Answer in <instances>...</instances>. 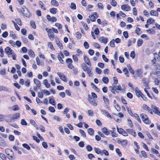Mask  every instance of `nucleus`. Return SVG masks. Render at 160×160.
Masks as SVG:
<instances>
[{"instance_id":"obj_33","label":"nucleus","mask_w":160,"mask_h":160,"mask_svg":"<svg viewBox=\"0 0 160 160\" xmlns=\"http://www.w3.org/2000/svg\"><path fill=\"white\" fill-rule=\"evenodd\" d=\"M123 71L124 72V74L125 75L128 77H129V72L128 71V70L127 68H123Z\"/></svg>"},{"instance_id":"obj_51","label":"nucleus","mask_w":160,"mask_h":160,"mask_svg":"<svg viewBox=\"0 0 160 160\" xmlns=\"http://www.w3.org/2000/svg\"><path fill=\"white\" fill-rule=\"evenodd\" d=\"M21 124L22 125H25V126H26L27 124V122L24 119H21Z\"/></svg>"},{"instance_id":"obj_55","label":"nucleus","mask_w":160,"mask_h":160,"mask_svg":"<svg viewBox=\"0 0 160 160\" xmlns=\"http://www.w3.org/2000/svg\"><path fill=\"white\" fill-rule=\"evenodd\" d=\"M48 46L51 49L55 50L51 42H48Z\"/></svg>"},{"instance_id":"obj_56","label":"nucleus","mask_w":160,"mask_h":160,"mask_svg":"<svg viewBox=\"0 0 160 160\" xmlns=\"http://www.w3.org/2000/svg\"><path fill=\"white\" fill-rule=\"evenodd\" d=\"M128 124H129V127L130 128H132L133 125L132 124V122L131 120V119H128Z\"/></svg>"},{"instance_id":"obj_4","label":"nucleus","mask_w":160,"mask_h":160,"mask_svg":"<svg viewBox=\"0 0 160 160\" xmlns=\"http://www.w3.org/2000/svg\"><path fill=\"white\" fill-rule=\"evenodd\" d=\"M57 74L62 80L65 82H67V79L66 77L61 72H58Z\"/></svg>"},{"instance_id":"obj_32","label":"nucleus","mask_w":160,"mask_h":160,"mask_svg":"<svg viewBox=\"0 0 160 160\" xmlns=\"http://www.w3.org/2000/svg\"><path fill=\"white\" fill-rule=\"evenodd\" d=\"M143 43V41L141 39H138L137 41V45L138 47L141 46Z\"/></svg>"},{"instance_id":"obj_37","label":"nucleus","mask_w":160,"mask_h":160,"mask_svg":"<svg viewBox=\"0 0 160 160\" xmlns=\"http://www.w3.org/2000/svg\"><path fill=\"white\" fill-rule=\"evenodd\" d=\"M141 31V29L138 27H136L135 29L136 33L138 35L140 34L141 33L140 32Z\"/></svg>"},{"instance_id":"obj_46","label":"nucleus","mask_w":160,"mask_h":160,"mask_svg":"<svg viewBox=\"0 0 160 160\" xmlns=\"http://www.w3.org/2000/svg\"><path fill=\"white\" fill-rule=\"evenodd\" d=\"M22 146L23 147L26 148L28 150H29L30 149V147L27 144L24 143L22 144Z\"/></svg>"},{"instance_id":"obj_38","label":"nucleus","mask_w":160,"mask_h":160,"mask_svg":"<svg viewBox=\"0 0 160 160\" xmlns=\"http://www.w3.org/2000/svg\"><path fill=\"white\" fill-rule=\"evenodd\" d=\"M103 98L105 104H109V101L108 99L107 98H106L104 96H103Z\"/></svg>"},{"instance_id":"obj_62","label":"nucleus","mask_w":160,"mask_h":160,"mask_svg":"<svg viewBox=\"0 0 160 160\" xmlns=\"http://www.w3.org/2000/svg\"><path fill=\"white\" fill-rule=\"evenodd\" d=\"M83 45L86 49H88L89 47V44L86 42H84L83 44Z\"/></svg>"},{"instance_id":"obj_14","label":"nucleus","mask_w":160,"mask_h":160,"mask_svg":"<svg viewBox=\"0 0 160 160\" xmlns=\"http://www.w3.org/2000/svg\"><path fill=\"white\" fill-rule=\"evenodd\" d=\"M20 116V114L19 113H17L12 115L11 117V120H14V119L19 118Z\"/></svg>"},{"instance_id":"obj_7","label":"nucleus","mask_w":160,"mask_h":160,"mask_svg":"<svg viewBox=\"0 0 160 160\" xmlns=\"http://www.w3.org/2000/svg\"><path fill=\"white\" fill-rule=\"evenodd\" d=\"M152 109L153 112L158 115H160V112L158 111V108L154 105H152Z\"/></svg>"},{"instance_id":"obj_15","label":"nucleus","mask_w":160,"mask_h":160,"mask_svg":"<svg viewBox=\"0 0 160 160\" xmlns=\"http://www.w3.org/2000/svg\"><path fill=\"white\" fill-rule=\"evenodd\" d=\"M136 73L138 77L142 78V72L141 69H138L136 71Z\"/></svg>"},{"instance_id":"obj_53","label":"nucleus","mask_w":160,"mask_h":160,"mask_svg":"<svg viewBox=\"0 0 160 160\" xmlns=\"http://www.w3.org/2000/svg\"><path fill=\"white\" fill-rule=\"evenodd\" d=\"M48 110L50 112H54L55 111L54 108L52 106H50L49 107Z\"/></svg>"},{"instance_id":"obj_10","label":"nucleus","mask_w":160,"mask_h":160,"mask_svg":"<svg viewBox=\"0 0 160 160\" xmlns=\"http://www.w3.org/2000/svg\"><path fill=\"white\" fill-rule=\"evenodd\" d=\"M121 9L123 10H125L126 11H129L131 10L130 7L128 5H123L121 6Z\"/></svg>"},{"instance_id":"obj_9","label":"nucleus","mask_w":160,"mask_h":160,"mask_svg":"<svg viewBox=\"0 0 160 160\" xmlns=\"http://www.w3.org/2000/svg\"><path fill=\"white\" fill-rule=\"evenodd\" d=\"M142 81L145 87H147L148 86V84L149 83V80L148 78H143L142 79Z\"/></svg>"},{"instance_id":"obj_22","label":"nucleus","mask_w":160,"mask_h":160,"mask_svg":"<svg viewBox=\"0 0 160 160\" xmlns=\"http://www.w3.org/2000/svg\"><path fill=\"white\" fill-rule=\"evenodd\" d=\"M100 40L101 42L104 44H106L108 42V39L106 38L102 37L100 38Z\"/></svg>"},{"instance_id":"obj_21","label":"nucleus","mask_w":160,"mask_h":160,"mask_svg":"<svg viewBox=\"0 0 160 160\" xmlns=\"http://www.w3.org/2000/svg\"><path fill=\"white\" fill-rule=\"evenodd\" d=\"M49 103L53 105H55V103L54 100V97L53 96H52L51 97H49Z\"/></svg>"},{"instance_id":"obj_58","label":"nucleus","mask_w":160,"mask_h":160,"mask_svg":"<svg viewBox=\"0 0 160 160\" xmlns=\"http://www.w3.org/2000/svg\"><path fill=\"white\" fill-rule=\"evenodd\" d=\"M117 129L118 132L120 134H122V132H123V129L122 128H119L118 127H117Z\"/></svg>"},{"instance_id":"obj_39","label":"nucleus","mask_w":160,"mask_h":160,"mask_svg":"<svg viewBox=\"0 0 160 160\" xmlns=\"http://www.w3.org/2000/svg\"><path fill=\"white\" fill-rule=\"evenodd\" d=\"M58 58L59 62L62 64H63L64 62L62 59V57H61V55L60 54H58Z\"/></svg>"},{"instance_id":"obj_13","label":"nucleus","mask_w":160,"mask_h":160,"mask_svg":"<svg viewBox=\"0 0 160 160\" xmlns=\"http://www.w3.org/2000/svg\"><path fill=\"white\" fill-rule=\"evenodd\" d=\"M143 108L146 110H147L148 112L151 114H152V111L151 108L147 106L146 104H144L142 106Z\"/></svg>"},{"instance_id":"obj_42","label":"nucleus","mask_w":160,"mask_h":160,"mask_svg":"<svg viewBox=\"0 0 160 160\" xmlns=\"http://www.w3.org/2000/svg\"><path fill=\"white\" fill-rule=\"evenodd\" d=\"M126 109L127 110V111L128 112V113H129V114L132 116H133V113L132 112L131 110L129 109V108L128 107L126 106Z\"/></svg>"},{"instance_id":"obj_30","label":"nucleus","mask_w":160,"mask_h":160,"mask_svg":"<svg viewBox=\"0 0 160 160\" xmlns=\"http://www.w3.org/2000/svg\"><path fill=\"white\" fill-rule=\"evenodd\" d=\"M88 133L90 135H92L94 132V130L92 128H89L88 129Z\"/></svg>"},{"instance_id":"obj_57","label":"nucleus","mask_w":160,"mask_h":160,"mask_svg":"<svg viewBox=\"0 0 160 160\" xmlns=\"http://www.w3.org/2000/svg\"><path fill=\"white\" fill-rule=\"evenodd\" d=\"M82 25L84 27L85 29L86 30H87L88 29V27L86 23H84L83 22H81Z\"/></svg>"},{"instance_id":"obj_18","label":"nucleus","mask_w":160,"mask_h":160,"mask_svg":"<svg viewBox=\"0 0 160 160\" xmlns=\"http://www.w3.org/2000/svg\"><path fill=\"white\" fill-rule=\"evenodd\" d=\"M102 131L103 133L106 135H109L110 133L109 131L105 127H104L102 129Z\"/></svg>"},{"instance_id":"obj_49","label":"nucleus","mask_w":160,"mask_h":160,"mask_svg":"<svg viewBox=\"0 0 160 160\" xmlns=\"http://www.w3.org/2000/svg\"><path fill=\"white\" fill-rule=\"evenodd\" d=\"M95 16L91 15L89 16V18L92 22H94L96 20V17H94Z\"/></svg>"},{"instance_id":"obj_35","label":"nucleus","mask_w":160,"mask_h":160,"mask_svg":"<svg viewBox=\"0 0 160 160\" xmlns=\"http://www.w3.org/2000/svg\"><path fill=\"white\" fill-rule=\"evenodd\" d=\"M79 132L81 134V136L84 138L86 137V135L84 131L81 129L79 130Z\"/></svg>"},{"instance_id":"obj_44","label":"nucleus","mask_w":160,"mask_h":160,"mask_svg":"<svg viewBox=\"0 0 160 160\" xmlns=\"http://www.w3.org/2000/svg\"><path fill=\"white\" fill-rule=\"evenodd\" d=\"M71 8L72 9H76V4L73 2H72L71 4V6H70Z\"/></svg>"},{"instance_id":"obj_19","label":"nucleus","mask_w":160,"mask_h":160,"mask_svg":"<svg viewBox=\"0 0 160 160\" xmlns=\"http://www.w3.org/2000/svg\"><path fill=\"white\" fill-rule=\"evenodd\" d=\"M33 82L36 85V86L38 88L40 87L41 83L40 81L38 79H34Z\"/></svg>"},{"instance_id":"obj_45","label":"nucleus","mask_w":160,"mask_h":160,"mask_svg":"<svg viewBox=\"0 0 160 160\" xmlns=\"http://www.w3.org/2000/svg\"><path fill=\"white\" fill-rule=\"evenodd\" d=\"M116 152L118 154L119 157H121L122 156V154L120 151L119 149L118 148H117L116 149Z\"/></svg>"},{"instance_id":"obj_63","label":"nucleus","mask_w":160,"mask_h":160,"mask_svg":"<svg viewBox=\"0 0 160 160\" xmlns=\"http://www.w3.org/2000/svg\"><path fill=\"white\" fill-rule=\"evenodd\" d=\"M130 56L132 58H134L135 57V52L134 51H132L131 52L130 54Z\"/></svg>"},{"instance_id":"obj_47","label":"nucleus","mask_w":160,"mask_h":160,"mask_svg":"<svg viewBox=\"0 0 160 160\" xmlns=\"http://www.w3.org/2000/svg\"><path fill=\"white\" fill-rule=\"evenodd\" d=\"M30 25L32 28L35 29L36 28V25L33 21H31L30 22Z\"/></svg>"},{"instance_id":"obj_60","label":"nucleus","mask_w":160,"mask_h":160,"mask_svg":"<svg viewBox=\"0 0 160 160\" xmlns=\"http://www.w3.org/2000/svg\"><path fill=\"white\" fill-rule=\"evenodd\" d=\"M66 62L67 63L70 64L72 63V60L70 58H68L66 60Z\"/></svg>"},{"instance_id":"obj_5","label":"nucleus","mask_w":160,"mask_h":160,"mask_svg":"<svg viewBox=\"0 0 160 160\" xmlns=\"http://www.w3.org/2000/svg\"><path fill=\"white\" fill-rule=\"evenodd\" d=\"M48 35L50 39L52 40H53L54 39V33L52 31L51 29H49L48 31Z\"/></svg>"},{"instance_id":"obj_27","label":"nucleus","mask_w":160,"mask_h":160,"mask_svg":"<svg viewBox=\"0 0 160 160\" xmlns=\"http://www.w3.org/2000/svg\"><path fill=\"white\" fill-rule=\"evenodd\" d=\"M30 123L31 124H32V125H33L34 126L36 127L37 128V129H38V127L34 120L32 119L30 120Z\"/></svg>"},{"instance_id":"obj_59","label":"nucleus","mask_w":160,"mask_h":160,"mask_svg":"<svg viewBox=\"0 0 160 160\" xmlns=\"http://www.w3.org/2000/svg\"><path fill=\"white\" fill-rule=\"evenodd\" d=\"M86 149L88 152H90L92 150V148L90 145H88L87 146Z\"/></svg>"},{"instance_id":"obj_26","label":"nucleus","mask_w":160,"mask_h":160,"mask_svg":"<svg viewBox=\"0 0 160 160\" xmlns=\"http://www.w3.org/2000/svg\"><path fill=\"white\" fill-rule=\"evenodd\" d=\"M57 9L55 8H50L49 10L50 12L52 14H55L57 12Z\"/></svg>"},{"instance_id":"obj_20","label":"nucleus","mask_w":160,"mask_h":160,"mask_svg":"<svg viewBox=\"0 0 160 160\" xmlns=\"http://www.w3.org/2000/svg\"><path fill=\"white\" fill-rule=\"evenodd\" d=\"M43 83L47 88H49L50 87V84L48 83L47 79H44L43 82Z\"/></svg>"},{"instance_id":"obj_50","label":"nucleus","mask_w":160,"mask_h":160,"mask_svg":"<svg viewBox=\"0 0 160 160\" xmlns=\"http://www.w3.org/2000/svg\"><path fill=\"white\" fill-rule=\"evenodd\" d=\"M151 150L152 153H154L155 154H156L158 156V151L157 150L153 148H151Z\"/></svg>"},{"instance_id":"obj_12","label":"nucleus","mask_w":160,"mask_h":160,"mask_svg":"<svg viewBox=\"0 0 160 160\" xmlns=\"http://www.w3.org/2000/svg\"><path fill=\"white\" fill-rule=\"evenodd\" d=\"M4 91L8 92H11V90L9 88L2 86H0V91Z\"/></svg>"},{"instance_id":"obj_6","label":"nucleus","mask_w":160,"mask_h":160,"mask_svg":"<svg viewBox=\"0 0 160 160\" xmlns=\"http://www.w3.org/2000/svg\"><path fill=\"white\" fill-rule=\"evenodd\" d=\"M5 51L6 53L8 55V57H9V55H12L13 53V50L9 47H7L5 49Z\"/></svg>"},{"instance_id":"obj_31","label":"nucleus","mask_w":160,"mask_h":160,"mask_svg":"<svg viewBox=\"0 0 160 160\" xmlns=\"http://www.w3.org/2000/svg\"><path fill=\"white\" fill-rule=\"evenodd\" d=\"M102 81L106 84L107 83L109 82V79L107 77H103L102 78Z\"/></svg>"},{"instance_id":"obj_17","label":"nucleus","mask_w":160,"mask_h":160,"mask_svg":"<svg viewBox=\"0 0 160 160\" xmlns=\"http://www.w3.org/2000/svg\"><path fill=\"white\" fill-rule=\"evenodd\" d=\"M7 146V144L4 140L0 139V146L3 148L6 147Z\"/></svg>"},{"instance_id":"obj_1","label":"nucleus","mask_w":160,"mask_h":160,"mask_svg":"<svg viewBox=\"0 0 160 160\" xmlns=\"http://www.w3.org/2000/svg\"><path fill=\"white\" fill-rule=\"evenodd\" d=\"M5 152L8 155V158L10 160H14L16 158V157L14 155L13 151L9 148L5 149Z\"/></svg>"},{"instance_id":"obj_61","label":"nucleus","mask_w":160,"mask_h":160,"mask_svg":"<svg viewBox=\"0 0 160 160\" xmlns=\"http://www.w3.org/2000/svg\"><path fill=\"white\" fill-rule=\"evenodd\" d=\"M72 57L73 59L75 62H78V58L75 55H73Z\"/></svg>"},{"instance_id":"obj_34","label":"nucleus","mask_w":160,"mask_h":160,"mask_svg":"<svg viewBox=\"0 0 160 160\" xmlns=\"http://www.w3.org/2000/svg\"><path fill=\"white\" fill-rule=\"evenodd\" d=\"M76 37L78 39H79L81 38L82 34L79 32H76Z\"/></svg>"},{"instance_id":"obj_11","label":"nucleus","mask_w":160,"mask_h":160,"mask_svg":"<svg viewBox=\"0 0 160 160\" xmlns=\"http://www.w3.org/2000/svg\"><path fill=\"white\" fill-rule=\"evenodd\" d=\"M83 59L85 62L89 66H91V64L89 58L85 55L83 56Z\"/></svg>"},{"instance_id":"obj_64","label":"nucleus","mask_w":160,"mask_h":160,"mask_svg":"<svg viewBox=\"0 0 160 160\" xmlns=\"http://www.w3.org/2000/svg\"><path fill=\"white\" fill-rule=\"evenodd\" d=\"M8 138L10 141H13L14 139V137L12 135H9Z\"/></svg>"},{"instance_id":"obj_48","label":"nucleus","mask_w":160,"mask_h":160,"mask_svg":"<svg viewBox=\"0 0 160 160\" xmlns=\"http://www.w3.org/2000/svg\"><path fill=\"white\" fill-rule=\"evenodd\" d=\"M134 117L136 119H137V120H138V122L141 123V121L140 119L139 118V116H138V115L136 113H135L134 114Z\"/></svg>"},{"instance_id":"obj_2","label":"nucleus","mask_w":160,"mask_h":160,"mask_svg":"<svg viewBox=\"0 0 160 160\" xmlns=\"http://www.w3.org/2000/svg\"><path fill=\"white\" fill-rule=\"evenodd\" d=\"M21 13L27 18L29 17L30 16V13L28 10L25 6H23L20 12Z\"/></svg>"},{"instance_id":"obj_3","label":"nucleus","mask_w":160,"mask_h":160,"mask_svg":"<svg viewBox=\"0 0 160 160\" xmlns=\"http://www.w3.org/2000/svg\"><path fill=\"white\" fill-rule=\"evenodd\" d=\"M140 116L142 121L145 123L146 124L148 123L149 122L148 118L145 114L144 113L141 114Z\"/></svg>"},{"instance_id":"obj_54","label":"nucleus","mask_w":160,"mask_h":160,"mask_svg":"<svg viewBox=\"0 0 160 160\" xmlns=\"http://www.w3.org/2000/svg\"><path fill=\"white\" fill-rule=\"evenodd\" d=\"M15 21L19 25H21L22 22L21 20L19 18H17L15 19Z\"/></svg>"},{"instance_id":"obj_23","label":"nucleus","mask_w":160,"mask_h":160,"mask_svg":"<svg viewBox=\"0 0 160 160\" xmlns=\"http://www.w3.org/2000/svg\"><path fill=\"white\" fill-rule=\"evenodd\" d=\"M150 14L151 15L158 17V13L156 11L151 10L150 12Z\"/></svg>"},{"instance_id":"obj_28","label":"nucleus","mask_w":160,"mask_h":160,"mask_svg":"<svg viewBox=\"0 0 160 160\" xmlns=\"http://www.w3.org/2000/svg\"><path fill=\"white\" fill-rule=\"evenodd\" d=\"M155 22L154 20L152 18H148L147 21V23H148V25L152 23H153Z\"/></svg>"},{"instance_id":"obj_43","label":"nucleus","mask_w":160,"mask_h":160,"mask_svg":"<svg viewBox=\"0 0 160 160\" xmlns=\"http://www.w3.org/2000/svg\"><path fill=\"white\" fill-rule=\"evenodd\" d=\"M0 157L3 160H6L5 155L2 153H0Z\"/></svg>"},{"instance_id":"obj_16","label":"nucleus","mask_w":160,"mask_h":160,"mask_svg":"<svg viewBox=\"0 0 160 160\" xmlns=\"http://www.w3.org/2000/svg\"><path fill=\"white\" fill-rule=\"evenodd\" d=\"M135 92L136 95L139 97H141L142 94V93L140 90H139L138 88L137 87L135 88Z\"/></svg>"},{"instance_id":"obj_41","label":"nucleus","mask_w":160,"mask_h":160,"mask_svg":"<svg viewBox=\"0 0 160 160\" xmlns=\"http://www.w3.org/2000/svg\"><path fill=\"white\" fill-rule=\"evenodd\" d=\"M115 40L114 39L112 40L110 42V44L111 47L113 48L115 47Z\"/></svg>"},{"instance_id":"obj_25","label":"nucleus","mask_w":160,"mask_h":160,"mask_svg":"<svg viewBox=\"0 0 160 160\" xmlns=\"http://www.w3.org/2000/svg\"><path fill=\"white\" fill-rule=\"evenodd\" d=\"M51 4L52 5L58 6L59 5L58 2L56 0H52Z\"/></svg>"},{"instance_id":"obj_24","label":"nucleus","mask_w":160,"mask_h":160,"mask_svg":"<svg viewBox=\"0 0 160 160\" xmlns=\"http://www.w3.org/2000/svg\"><path fill=\"white\" fill-rule=\"evenodd\" d=\"M28 53L29 56H31V57L33 58L35 57L34 53V52L32 50L30 49L28 51Z\"/></svg>"},{"instance_id":"obj_29","label":"nucleus","mask_w":160,"mask_h":160,"mask_svg":"<svg viewBox=\"0 0 160 160\" xmlns=\"http://www.w3.org/2000/svg\"><path fill=\"white\" fill-rule=\"evenodd\" d=\"M53 118L54 120H56L58 122H59L61 120L60 118L58 116L54 115L53 116Z\"/></svg>"},{"instance_id":"obj_52","label":"nucleus","mask_w":160,"mask_h":160,"mask_svg":"<svg viewBox=\"0 0 160 160\" xmlns=\"http://www.w3.org/2000/svg\"><path fill=\"white\" fill-rule=\"evenodd\" d=\"M109 88L111 89V92L112 93L114 94H115L116 93V92H117V91L116 90V88L114 89V88H112L111 86L109 87Z\"/></svg>"},{"instance_id":"obj_40","label":"nucleus","mask_w":160,"mask_h":160,"mask_svg":"<svg viewBox=\"0 0 160 160\" xmlns=\"http://www.w3.org/2000/svg\"><path fill=\"white\" fill-rule=\"evenodd\" d=\"M82 68L83 70L85 72L87 71L89 69L88 66L85 64H84L82 66Z\"/></svg>"},{"instance_id":"obj_36","label":"nucleus","mask_w":160,"mask_h":160,"mask_svg":"<svg viewBox=\"0 0 160 160\" xmlns=\"http://www.w3.org/2000/svg\"><path fill=\"white\" fill-rule=\"evenodd\" d=\"M10 36H11L12 38L13 39H15V38H16V35H15L14 33V32L12 31H10Z\"/></svg>"},{"instance_id":"obj_8","label":"nucleus","mask_w":160,"mask_h":160,"mask_svg":"<svg viewBox=\"0 0 160 160\" xmlns=\"http://www.w3.org/2000/svg\"><path fill=\"white\" fill-rule=\"evenodd\" d=\"M126 132L129 134L132 135L135 137L136 136V134L135 131L133 129H128L126 130Z\"/></svg>"}]
</instances>
